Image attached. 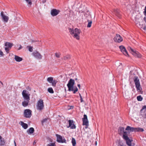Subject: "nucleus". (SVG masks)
<instances>
[{"label":"nucleus","instance_id":"nucleus-48","mask_svg":"<svg viewBox=\"0 0 146 146\" xmlns=\"http://www.w3.org/2000/svg\"><path fill=\"white\" fill-rule=\"evenodd\" d=\"M14 143L15 144V146H16V142H15V141H14Z\"/></svg>","mask_w":146,"mask_h":146},{"label":"nucleus","instance_id":"nucleus-10","mask_svg":"<svg viewBox=\"0 0 146 146\" xmlns=\"http://www.w3.org/2000/svg\"><path fill=\"white\" fill-rule=\"evenodd\" d=\"M114 41L116 42H120L123 40V38L119 34H116L114 38Z\"/></svg>","mask_w":146,"mask_h":146},{"label":"nucleus","instance_id":"nucleus-12","mask_svg":"<svg viewBox=\"0 0 146 146\" xmlns=\"http://www.w3.org/2000/svg\"><path fill=\"white\" fill-rule=\"evenodd\" d=\"M1 16L4 22L7 23L8 22L9 19V17H8L5 15L4 14V12L3 11L1 12Z\"/></svg>","mask_w":146,"mask_h":146},{"label":"nucleus","instance_id":"nucleus-38","mask_svg":"<svg viewBox=\"0 0 146 146\" xmlns=\"http://www.w3.org/2000/svg\"><path fill=\"white\" fill-rule=\"evenodd\" d=\"M28 47L29 48V51L32 52L33 50V48L31 46H28Z\"/></svg>","mask_w":146,"mask_h":146},{"label":"nucleus","instance_id":"nucleus-50","mask_svg":"<svg viewBox=\"0 0 146 146\" xmlns=\"http://www.w3.org/2000/svg\"><path fill=\"white\" fill-rule=\"evenodd\" d=\"M75 80H78L77 78H76L75 79Z\"/></svg>","mask_w":146,"mask_h":146},{"label":"nucleus","instance_id":"nucleus-51","mask_svg":"<svg viewBox=\"0 0 146 146\" xmlns=\"http://www.w3.org/2000/svg\"><path fill=\"white\" fill-rule=\"evenodd\" d=\"M79 95H80V97L82 96L81 94H79Z\"/></svg>","mask_w":146,"mask_h":146},{"label":"nucleus","instance_id":"nucleus-14","mask_svg":"<svg viewBox=\"0 0 146 146\" xmlns=\"http://www.w3.org/2000/svg\"><path fill=\"white\" fill-rule=\"evenodd\" d=\"M60 11L56 9H53L51 10V14L52 16H55L57 15L59 13Z\"/></svg>","mask_w":146,"mask_h":146},{"label":"nucleus","instance_id":"nucleus-18","mask_svg":"<svg viewBox=\"0 0 146 146\" xmlns=\"http://www.w3.org/2000/svg\"><path fill=\"white\" fill-rule=\"evenodd\" d=\"M30 100H24V101L22 102V105L24 107L27 106L28 105Z\"/></svg>","mask_w":146,"mask_h":146},{"label":"nucleus","instance_id":"nucleus-46","mask_svg":"<svg viewBox=\"0 0 146 146\" xmlns=\"http://www.w3.org/2000/svg\"><path fill=\"white\" fill-rule=\"evenodd\" d=\"M77 86L79 87V88L80 89V84H78L77 85Z\"/></svg>","mask_w":146,"mask_h":146},{"label":"nucleus","instance_id":"nucleus-20","mask_svg":"<svg viewBox=\"0 0 146 146\" xmlns=\"http://www.w3.org/2000/svg\"><path fill=\"white\" fill-rule=\"evenodd\" d=\"M15 60L17 62H20L23 60V58L17 56L15 55Z\"/></svg>","mask_w":146,"mask_h":146},{"label":"nucleus","instance_id":"nucleus-1","mask_svg":"<svg viewBox=\"0 0 146 146\" xmlns=\"http://www.w3.org/2000/svg\"><path fill=\"white\" fill-rule=\"evenodd\" d=\"M74 80L72 79H70L67 84L69 91H73V93L75 94L78 91V89L76 86H74Z\"/></svg>","mask_w":146,"mask_h":146},{"label":"nucleus","instance_id":"nucleus-22","mask_svg":"<svg viewBox=\"0 0 146 146\" xmlns=\"http://www.w3.org/2000/svg\"><path fill=\"white\" fill-rule=\"evenodd\" d=\"M34 131V129L33 127H30L27 130V132L29 134L33 133Z\"/></svg>","mask_w":146,"mask_h":146},{"label":"nucleus","instance_id":"nucleus-26","mask_svg":"<svg viewBox=\"0 0 146 146\" xmlns=\"http://www.w3.org/2000/svg\"><path fill=\"white\" fill-rule=\"evenodd\" d=\"M53 80V79L52 77H48L47 79V81L50 83H51L52 82Z\"/></svg>","mask_w":146,"mask_h":146},{"label":"nucleus","instance_id":"nucleus-47","mask_svg":"<svg viewBox=\"0 0 146 146\" xmlns=\"http://www.w3.org/2000/svg\"><path fill=\"white\" fill-rule=\"evenodd\" d=\"M0 83H1V84L2 85V87H3V83L1 82V81H0Z\"/></svg>","mask_w":146,"mask_h":146},{"label":"nucleus","instance_id":"nucleus-34","mask_svg":"<svg viewBox=\"0 0 146 146\" xmlns=\"http://www.w3.org/2000/svg\"><path fill=\"white\" fill-rule=\"evenodd\" d=\"M47 120V119L45 118L43 119L41 121V123L42 125H43V124L45 122H46Z\"/></svg>","mask_w":146,"mask_h":146},{"label":"nucleus","instance_id":"nucleus-35","mask_svg":"<svg viewBox=\"0 0 146 146\" xmlns=\"http://www.w3.org/2000/svg\"><path fill=\"white\" fill-rule=\"evenodd\" d=\"M47 146H56L54 143H51L47 145Z\"/></svg>","mask_w":146,"mask_h":146},{"label":"nucleus","instance_id":"nucleus-45","mask_svg":"<svg viewBox=\"0 0 146 146\" xmlns=\"http://www.w3.org/2000/svg\"><path fill=\"white\" fill-rule=\"evenodd\" d=\"M22 48V46L21 45H20V47L19 48H18V50H20Z\"/></svg>","mask_w":146,"mask_h":146},{"label":"nucleus","instance_id":"nucleus-5","mask_svg":"<svg viewBox=\"0 0 146 146\" xmlns=\"http://www.w3.org/2000/svg\"><path fill=\"white\" fill-rule=\"evenodd\" d=\"M22 95L24 100H30V94L28 91L25 90H23L22 92Z\"/></svg>","mask_w":146,"mask_h":146},{"label":"nucleus","instance_id":"nucleus-32","mask_svg":"<svg viewBox=\"0 0 146 146\" xmlns=\"http://www.w3.org/2000/svg\"><path fill=\"white\" fill-rule=\"evenodd\" d=\"M70 56L69 55H67L66 56L64 57V59L65 60H66L70 59Z\"/></svg>","mask_w":146,"mask_h":146},{"label":"nucleus","instance_id":"nucleus-36","mask_svg":"<svg viewBox=\"0 0 146 146\" xmlns=\"http://www.w3.org/2000/svg\"><path fill=\"white\" fill-rule=\"evenodd\" d=\"M82 120H88L87 119V117L86 115L84 114V117L82 118Z\"/></svg>","mask_w":146,"mask_h":146},{"label":"nucleus","instance_id":"nucleus-7","mask_svg":"<svg viewBox=\"0 0 146 146\" xmlns=\"http://www.w3.org/2000/svg\"><path fill=\"white\" fill-rule=\"evenodd\" d=\"M130 48V49L129 50V51L133 56L138 58L141 57V54L139 53L138 52L134 50L131 48Z\"/></svg>","mask_w":146,"mask_h":146},{"label":"nucleus","instance_id":"nucleus-37","mask_svg":"<svg viewBox=\"0 0 146 146\" xmlns=\"http://www.w3.org/2000/svg\"><path fill=\"white\" fill-rule=\"evenodd\" d=\"M29 4L31 5L32 4V2L31 0H25Z\"/></svg>","mask_w":146,"mask_h":146},{"label":"nucleus","instance_id":"nucleus-21","mask_svg":"<svg viewBox=\"0 0 146 146\" xmlns=\"http://www.w3.org/2000/svg\"><path fill=\"white\" fill-rule=\"evenodd\" d=\"M5 46L6 47L11 48L13 46V44L9 42H6L5 43Z\"/></svg>","mask_w":146,"mask_h":146},{"label":"nucleus","instance_id":"nucleus-29","mask_svg":"<svg viewBox=\"0 0 146 146\" xmlns=\"http://www.w3.org/2000/svg\"><path fill=\"white\" fill-rule=\"evenodd\" d=\"M48 92L50 93H53L54 91L52 88H49L48 89Z\"/></svg>","mask_w":146,"mask_h":146},{"label":"nucleus","instance_id":"nucleus-30","mask_svg":"<svg viewBox=\"0 0 146 146\" xmlns=\"http://www.w3.org/2000/svg\"><path fill=\"white\" fill-rule=\"evenodd\" d=\"M88 23L87 25V27H91L92 24V21H89V20H88Z\"/></svg>","mask_w":146,"mask_h":146},{"label":"nucleus","instance_id":"nucleus-3","mask_svg":"<svg viewBox=\"0 0 146 146\" xmlns=\"http://www.w3.org/2000/svg\"><path fill=\"white\" fill-rule=\"evenodd\" d=\"M125 130L129 132H137V131H143L144 129L140 127L134 128L131 127L129 126H127L126 127Z\"/></svg>","mask_w":146,"mask_h":146},{"label":"nucleus","instance_id":"nucleus-42","mask_svg":"<svg viewBox=\"0 0 146 146\" xmlns=\"http://www.w3.org/2000/svg\"><path fill=\"white\" fill-rule=\"evenodd\" d=\"M144 15L146 16V6L145 7L144 11L143 12Z\"/></svg>","mask_w":146,"mask_h":146},{"label":"nucleus","instance_id":"nucleus-40","mask_svg":"<svg viewBox=\"0 0 146 146\" xmlns=\"http://www.w3.org/2000/svg\"><path fill=\"white\" fill-rule=\"evenodd\" d=\"M118 146H123V143L121 142H119L118 143Z\"/></svg>","mask_w":146,"mask_h":146},{"label":"nucleus","instance_id":"nucleus-49","mask_svg":"<svg viewBox=\"0 0 146 146\" xmlns=\"http://www.w3.org/2000/svg\"><path fill=\"white\" fill-rule=\"evenodd\" d=\"M146 19V18L145 17L144 18V19L145 21V19Z\"/></svg>","mask_w":146,"mask_h":146},{"label":"nucleus","instance_id":"nucleus-15","mask_svg":"<svg viewBox=\"0 0 146 146\" xmlns=\"http://www.w3.org/2000/svg\"><path fill=\"white\" fill-rule=\"evenodd\" d=\"M69 126L72 129H75L76 128V125L73 123L74 121L73 120H70L68 121Z\"/></svg>","mask_w":146,"mask_h":146},{"label":"nucleus","instance_id":"nucleus-28","mask_svg":"<svg viewBox=\"0 0 146 146\" xmlns=\"http://www.w3.org/2000/svg\"><path fill=\"white\" fill-rule=\"evenodd\" d=\"M57 82L58 81L56 80H53L52 82L51 83L52 84V86H53L55 87Z\"/></svg>","mask_w":146,"mask_h":146},{"label":"nucleus","instance_id":"nucleus-23","mask_svg":"<svg viewBox=\"0 0 146 146\" xmlns=\"http://www.w3.org/2000/svg\"><path fill=\"white\" fill-rule=\"evenodd\" d=\"M5 143L4 140L0 135V145H3Z\"/></svg>","mask_w":146,"mask_h":146},{"label":"nucleus","instance_id":"nucleus-53","mask_svg":"<svg viewBox=\"0 0 146 146\" xmlns=\"http://www.w3.org/2000/svg\"><path fill=\"white\" fill-rule=\"evenodd\" d=\"M71 108H73V106H71Z\"/></svg>","mask_w":146,"mask_h":146},{"label":"nucleus","instance_id":"nucleus-33","mask_svg":"<svg viewBox=\"0 0 146 146\" xmlns=\"http://www.w3.org/2000/svg\"><path fill=\"white\" fill-rule=\"evenodd\" d=\"M11 48H9L8 47H6L5 48V50L6 51V52L8 53H9V51Z\"/></svg>","mask_w":146,"mask_h":146},{"label":"nucleus","instance_id":"nucleus-8","mask_svg":"<svg viewBox=\"0 0 146 146\" xmlns=\"http://www.w3.org/2000/svg\"><path fill=\"white\" fill-rule=\"evenodd\" d=\"M134 81L136 86V87L137 88V90H140V84L139 80L138 79L137 77H135L134 78Z\"/></svg>","mask_w":146,"mask_h":146},{"label":"nucleus","instance_id":"nucleus-6","mask_svg":"<svg viewBox=\"0 0 146 146\" xmlns=\"http://www.w3.org/2000/svg\"><path fill=\"white\" fill-rule=\"evenodd\" d=\"M24 115L26 118H30L32 115V111L29 109H25L24 111Z\"/></svg>","mask_w":146,"mask_h":146},{"label":"nucleus","instance_id":"nucleus-19","mask_svg":"<svg viewBox=\"0 0 146 146\" xmlns=\"http://www.w3.org/2000/svg\"><path fill=\"white\" fill-rule=\"evenodd\" d=\"M20 122L21 123V125L24 129H26L28 127V125L27 124L25 123L22 121H21Z\"/></svg>","mask_w":146,"mask_h":146},{"label":"nucleus","instance_id":"nucleus-11","mask_svg":"<svg viewBox=\"0 0 146 146\" xmlns=\"http://www.w3.org/2000/svg\"><path fill=\"white\" fill-rule=\"evenodd\" d=\"M119 47L121 51L124 55L127 56H129L128 53L124 46L121 45L119 46Z\"/></svg>","mask_w":146,"mask_h":146},{"label":"nucleus","instance_id":"nucleus-44","mask_svg":"<svg viewBox=\"0 0 146 146\" xmlns=\"http://www.w3.org/2000/svg\"><path fill=\"white\" fill-rule=\"evenodd\" d=\"M143 29L144 30H146V26L145 25L143 28Z\"/></svg>","mask_w":146,"mask_h":146},{"label":"nucleus","instance_id":"nucleus-27","mask_svg":"<svg viewBox=\"0 0 146 146\" xmlns=\"http://www.w3.org/2000/svg\"><path fill=\"white\" fill-rule=\"evenodd\" d=\"M72 143L73 146L76 145V141L75 139L74 138H72Z\"/></svg>","mask_w":146,"mask_h":146},{"label":"nucleus","instance_id":"nucleus-17","mask_svg":"<svg viewBox=\"0 0 146 146\" xmlns=\"http://www.w3.org/2000/svg\"><path fill=\"white\" fill-rule=\"evenodd\" d=\"M113 11L115 15L119 18H120L121 15L119 11V9H114L113 10Z\"/></svg>","mask_w":146,"mask_h":146},{"label":"nucleus","instance_id":"nucleus-41","mask_svg":"<svg viewBox=\"0 0 146 146\" xmlns=\"http://www.w3.org/2000/svg\"><path fill=\"white\" fill-rule=\"evenodd\" d=\"M4 55V54H3V52L0 50V57Z\"/></svg>","mask_w":146,"mask_h":146},{"label":"nucleus","instance_id":"nucleus-52","mask_svg":"<svg viewBox=\"0 0 146 146\" xmlns=\"http://www.w3.org/2000/svg\"><path fill=\"white\" fill-rule=\"evenodd\" d=\"M36 143V142H35V141L34 142V143H33V144H35Z\"/></svg>","mask_w":146,"mask_h":146},{"label":"nucleus","instance_id":"nucleus-31","mask_svg":"<svg viewBox=\"0 0 146 146\" xmlns=\"http://www.w3.org/2000/svg\"><path fill=\"white\" fill-rule=\"evenodd\" d=\"M137 99L139 101H141L143 100V98L141 97V96H139L137 97Z\"/></svg>","mask_w":146,"mask_h":146},{"label":"nucleus","instance_id":"nucleus-16","mask_svg":"<svg viewBox=\"0 0 146 146\" xmlns=\"http://www.w3.org/2000/svg\"><path fill=\"white\" fill-rule=\"evenodd\" d=\"M124 128L123 127H119L118 129V133H119L120 135H121L123 133V135H124L125 133V132H127V131H124Z\"/></svg>","mask_w":146,"mask_h":146},{"label":"nucleus","instance_id":"nucleus-9","mask_svg":"<svg viewBox=\"0 0 146 146\" xmlns=\"http://www.w3.org/2000/svg\"><path fill=\"white\" fill-rule=\"evenodd\" d=\"M57 137V141L58 143H66V140L64 138L63 139L62 136L58 135L56 134Z\"/></svg>","mask_w":146,"mask_h":146},{"label":"nucleus","instance_id":"nucleus-43","mask_svg":"<svg viewBox=\"0 0 146 146\" xmlns=\"http://www.w3.org/2000/svg\"><path fill=\"white\" fill-rule=\"evenodd\" d=\"M80 101H81V102H83V99H82V96H81L80 97Z\"/></svg>","mask_w":146,"mask_h":146},{"label":"nucleus","instance_id":"nucleus-13","mask_svg":"<svg viewBox=\"0 0 146 146\" xmlns=\"http://www.w3.org/2000/svg\"><path fill=\"white\" fill-rule=\"evenodd\" d=\"M33 55L36 58L41 59L42 58V56L37 51H35L33 53Z\"/></svg>","mask_w":146,"mask_h":146},{"label":"nucleus","instance_id":"nucleus-25","mask_svg":"<svg viewBox=\"0 0 146 146\" xmlns=\"http://www.w3.org/2000/svg\"><path fill=\"white\" fill-rule=\"evenodd\" d=\"M143 109H145L144 114L142 115L143 117L146 119V106H145L143 107Z\"/></svg>","mask_w":146,"mask_h":146},{"label":"nucleus","instance_id":"nucleus-4","mask_svg":"<svg viewBox=\"0 0 146 146\" xmlns=\"http://www.w3.org/2000/svg\"><path fill=\"white\" fill-rule=\"evenodd\" d=\"M44 107V103L42 100H40L38 101L36 105V109L37 110L41 111Z\"/></svg>","mask_w":146,"mask_h":146},{"label":"nucleus","instance_id":"nucleus-39","mask_svg":"<svg viewBox=\"0 0 146 146\" xmlns=\"http://www.w3.org/2000/svg\"><path fill=\"white\" fill-rule=\"evenodd\" d=\"M55 56L57 58H59L60 56V54L59 53H56L55 54Z\"/></svg>","mask_w":146,"mask_h":146},{"label":"nucleus","instance_id":"nucleus-24","mask_svg":"<svg viewBox=\"0 0 146 146\" xmlns=\"http://www.w3.org/2000/svg\"><path fill=\"white\" fill-rule=\"evenodd\" d=\"M83 125L88 126V120H82Z\"/></svg>","mask_w":146,"mask_h":146},{"label":"nucleus","instance_id":"nucleus-2","mask_svg":"<svg viewBox=\"0 0 146 146\" xmlns=\"http://www.w3.org/2000/svg\"><path fill=\"white\" fill-rule=\"evenodd\" d=\"M69 31L70 34L73 36L77 40H79L80 36L79 35L81 32V31L80 29L77 28L74 29H71V28L68 29Z\"/></svg>","mask_w":146,"mask_h":146}]
</instances>
